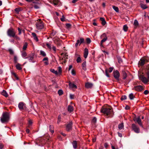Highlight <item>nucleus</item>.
Masks as SVG:
<instances>
[{"mask_svg": "<svg viewBox=\"0 0 149 149\" xmlns=\"http://www.w3.org/2000/svg\"><path fill=\"white\" fill-rule=\"evenodd\" d=\"M146 77L143 74H141L139 75V79L145 84H146L149 82V64L147 65L146 67Z\"/></svg>", "mask_w": 149, "mask_h": 149, "instance_id": "nucleus-1", "label": "nucleus"}, {"mask_svg": "<svg viewBox=\"0 0 149 149\" xmlns=\"http://www.w3.org/2000/svg\"><path fill=\"white\" fill-rule=\"evenodd\" d=\"M100 111L106 116H109L110 117H112L113 116V113L112 109L109 106L102 107Z\"/></svg>", "mask_w": 149, "mask_h": 149, "instance_id": "nucleus-2", "label": "nucleus"}, {"mask_svg": "<svg viewBox=\"0 0 149 149\" xmlns=\"http://www.w3.org/2000/svg\"><path fill=\"white\" fill-rule=\"evenodd\" d=\"M44 137H40L37 140L36 143L39 146H43L46 143V142L49 141V139L45 138Z\"/></svg>", "mask_w": 149, "mask_h": 149, "instance_id": "nucleus-3", "label": "nucleus"}, {"mask_svg": "<svg viewBox=\"0 0 149 149\" xmlns=\"http://www.w3.org/2000/svg\"><path fill=\"white\" fill-rule=\"evenodd\" d=\"M10 115L9 113L6 112L3 113L1 118V121L2 123L8 122L9 119Z\"/></svg>", "mask_w": 149, "mask_h": 149, "instance_id": "nucleus-4", "label": "nucleus"}, {"mask_svg": "<svg viewBox=\"0 0 149 149\" xmlns=\"http://www.w3.org/2000/svg\"><path fill=\"white\" fill-rule=\"evenodd\" d=\"M149 61V58L148 57H144L142 58L139 61L138 66L139 67L143 66L146 63Z\"/></svg>", "mask_w": 149, "mask_h": 149, "instance_id": "nucleus-5", "label": "nucleus"}, {"mask_svg": "<svg viewBox=\"0 0 149 149\" xmlns=\"http://www.w3.org/2000/svg\"><path fill=\"white\" fill-rule=\"evenodd\" d=\"M36 28L38 29H42L44 28V23L40 19L36 24Z\"/></svg>", "mask_w": 149, "mask_h": 149, "instance_id": "nucleus-6", "label": "nucleus"}, {"mask_svg": "<svg viewBox=\"0 0 149 149\" xmlns=\"http://www.w3.org/2000/svg\"><path fill=\"white\" fill-rule=\"evenodd\" d=\"M113 74L114 78L117 81H119L120 80L119 78L120 76V74L118 71L117 70H114Z\"/></svg>", "mask_w": 149, "mask_h": 149, "instance_id": "nucleus-7", "label": "nucleus"}, {"mask_svg": "<svg viewBox=\"0 0 149 149\" xmlns=\"http://www.w3.org/2000/svg\"><path fill=\"white\" fill-rule=\"evenodd\" d=\"M8 35L10 37H14L15 36V33L13 29H9L7 31Z\"/></svg>", "mask_w": 149, "mask_h": 149, "instance_id": "nucleus-8", "label": "nucleus"}, {"mask_svg": "<svg viewBox=\"0 0 149 149\" xmlns=\"http://www.w3.org/2000/svg\"><path fill=\"white\" fill-rule=\"evenodd\" d=\"M132 127L134 131L136 133H139L140 132V129L139 128L136 126L135 124H132Z\"/></svg>", "mask_w": 149, "mask_h": 149, "instance_id": "nucleus-9", "label": "nucleus"}, {"mask_svg": "<svg viewBox=\"0 0 149 149\" xmlns=\"http://www.w3.org/2000/svg\"><path fill=\"white\" fill-rule=\"evenodd\" d=\"M84 43H85V41L84 39L83 38H80L79 39L77 40V42L75 44V46L76 47H77L79 44L80 45L81 44Z\"/></svg>", "mask_w": 149, "mask_h": 149, "instance_id": "nucleus-10", "label": "nucleus"}, {"mask_svg": "<svg viewBox=\"0 0 149 149\" xmlns=\"http://www.w3.org/2000/svg\"><path fill=\"white\" fill-rule=\"evenodd\" d=\"M144 89L143 87L141 85H138L134 87L133 89H134L135 91H138L141 92Z\"/></svg>", "mask_w": 149, "mask_h": 149, "instance_id": "nucleus-11", "label": "nucleus"}, {"mask_svg": "<svg viewBox=\"0 0 149 149\" xmlns=\"http://www.w3.org/2000/svg\"><path fill=\"white\" fill-rule=\"evenodd\" d=\"M72 122H70L66 126V130L68 132L72 130Z\"/></svg>", "mask_w": 149, "mask_h": 149, "instance_id": "nucleus-12", "label": "nucleus"}, {"mask_svg": "<svg viewBox=\"0 0 149 149\" xmlns=\"http://www.w3.org/2000/svg\"><path fill=\"white\" fill-rule=\"evenodd\" d=\"M33 7H30V8H34L35 9H38L40 8V4L38 3H35V2H33L32 4Z\"/></svg>", "mask_w": 149, "mask_h": 149, "instance_id": "nucleus-13", "label": "nucleus"}, {"mask_svg": "<svg viewBox=\"0 0 149 149\" xmlns=\"http://www.w3.org/2000/svg\"><path fill=\"white\" fill-rule=\"evenodd\" d=\"M18 107L20 110L25 108V104L22 102H20L18 104Z\"/></svg>", "mask_w": 149, "mask_h": 149, "instance_id": "nucleus-14", "label": "nucleus"}, {"mask_svg": "<svg viewBox=\"0 0 149 149\" xmlns=\"http://www.w3.org/2000/svg\"><path fill=\"white\" fill-rule=\"evenodd\" d=\"M134 120L135 121H136L141 126L143 127L141 123V120L140 118V116H139L137 118H134Z\"/></svg>", "mask_w": 149, "mask_h": 149, "instance_id": "nucleus-15", "label": "nucleus"}, {"mask_svg": "<svg viewBox=\"0 0 149 149\" xmlns=\"http://www.w3.org/2000/svg\"><path fill=\"white\" fill-rule=\"evenodd\" d=\"M33 123V121L32 120L29 118V129H32V126Z\"/></svg>", "mask_w": 149, "mask_h": 149, "instance_id": "nucleus-16", "label": "nucleus"}, {"mask_svg": "<svg viewBox=\"0 0 149 149\" xmlns=\"http://www.w3.org/2000/svg\"><path fill=\"white\" fill-rule=\"evenodd\" d=\"M105 37L102 40L101 42V46H102V43L105 42L107 39V37L106 36V35L105 33H103L101 36V37Z\"/></svg>", "mask_w": 149, "mask_h": 149, "instance_id": "nucleus-17", "label": "nucleus"}, {"mask_svg": "<svg viewBox=\"0 0 149 149\" xmlns=\"http://www.w3.org/2000/svg\"><path fill=\"white\" fill-rule=\"evenodd\" d=\"M88 54V49L87 48H85L84 50V56L85 58H86Z\"/></svg>", "mask_w": 149, "mask_h": 149, "instance_id": "nucleus-18", "label": "nucleus"}, {"mask_svg": "<svg viewBox=\"0 0 149 149\" xmlns=\"http://www.w3.org/2000/svg\"><path fill=\"white\" fill-rule=\"evenodd\" d=\"M35 54L34 53H33L30 56H29V60L30 61H31L32 62L34 63L35 61L33 59L34 57Z\"/></svg>", "mask_w": 149, "mask_h": 149, "instance_id": "nucleus-19", "label": "nucleus"}, {"mask_svg": "<svg viewBox=\"0 0 149 149\" xmlns=\"http://www.w3.org/2000/svg\"><path fill=\"white\" fill-rule=\"evenodd\" d=\"M31 37L33 38V39L36 42H38V40L36 36V35L35 33L33 32L32 33Z\"/></svg>", "mask_w": 149, "mask_h": 149, "instance_id": "nucleus-20", "label": "nucleus"}, {"mask_svg": "<svg viewBox=\"0 0 149 149\" xmlns=\"http://www.w3.org/2000/svg\"><path fill=\"white\" fill-rule=\"evenodd\" d=\"M69 86L71 88H74L76 89L77 88V86L75 84H72L70 81H69Z\"/></svg>", "mask_w": 149, "mask_h": 149, "instance_id": "nucleus-21", "label": "nucleus"}, {"mask_svg": "<svg viewBox=\"0 0 149 149\" xmlns=\"http://www.w3.org/2000/svg\"><path fill=\"white\" fill-rule=\"evenodd\" d=\"M93 84L92 83L87 82L85 84V86L87 88H91L93 86Z\"/></svg>", "mask_w": 149, "mask_h": 149, "instance_id": "nucleus-22", "label": "nucleus"}, {"mask_svg": "<svg viewBox=\"0 0 149 149\" xmlns=\"http://www.w3.org/2000/svg\"><path fill=\"white\" fill-rule=\"evenodd\" d=\"M54 42L58 45L60 46L61 45V41L59 38L55 39Z\"/></svg>", "mask_w": 149, "mask_h": 149, "instance_id": "nucleus-23", "label": "nucleus"}, {"mask_svg": "<svg viewBox=\"0 0 149 149\" xmlns=\"http://www.w3.org/2000/svg\"><path fill=\"white\" fill-rule=\"evenodd\" d=\"M73 147L74 148L76 149L77 148V141H74L72 143Z\"/></svg>", "mask_w": 149, "mask_h": 149, "instance_id": "nucleus-24", "label": "nucleus"}, {"mask_svg": "<svg viewBox=\"0 0 149 149\" xmlns=\"http://www.w3.org/2000/svg\"><path fill=\"white\" fill-rule=\"evenodd\" d=\"M21 53H22V57L25 58H26V57L27 56V54L25 51L23 50L21 52Z\"/></svg>", "mask_w": 149, "mask_h": 149, "instance_id": "nucleus-25", "label": "nucleus"}, {"mask_svg": "<svg viewBox=\"0 0 149 149\" xmlns=\"http://www.w3.org/2000/svg\"><path fill=\"white\" fill-rule=\"evenodd\" d=\"M100 20L102 21L101 24L103 25H104L106 23V22L104 18L103 17H100Z\"/></svg>", "mask_w": 149, "mask_h": 149, "instance_id": "nucleus-26", "label": "nucleus"}, {"mask_svg": "<svg viewBox=\"0 0 149 149\" xmlns=\"http://www.w3.org/2000/svg\"><path fill=\"white\" fill-rule=\"evenodd\" d=\"M68 111L71 112L73 110V107L71 105H69L68 107Z\"/></svg>", "mask_w": 149, "mask_h": 149, "instance_id": "nucleus-27", "label": "nucleus"}, {"mask_svg": "<svg viewBox=\"0 0 149 149\" xmlns=\"http://www.w3.org/2000/svg\"><path fill=\"white\" fill-rule=\"evenodd\" d=\"M123 74V79H125L127 77V74L125 72L124 70H122V71Z\"/></svg>", "mask_w": 149, "mask_h": 149, "instance_id": "nucleus-28", "label": "nucleus"}, {"mask_svg": "<svg viewBox=\"0 0 149 149\" xmlns=\"http://www.w3.org/2000/svg\"><path fill=\"white\" fill-rule=\"evenodd\" d=\"M129 97L130 100H133L135 97L133 94L132 93H131L129 95Z\"/></svg>", "mask_w": 149, "mask_h": 149, "instance_id": "nucleus-29", "label": "nucleus"}, {"mask_svg": "<svg viewBox=\"0 0 149 149\" xmlns=\"http://www.w3.org/2000/svg\"><path fill=\"white\" fill-rule=\"evenodd\" d=\"M53 126L52 125H50L49 126V130L51 131V133L52 134L54 132V130H53Z\"/></svg>", "mask_w": 149, "mask_h": 149, "instance_id": "nucleus-30", "label": "nucleus"}, {"mask_svg": "<svg viewBox=\"0 0 149 149\" xmlns=\"http://www.w3.org/2000/svg\"><path fill=\"white\" fill-rule=\"evenodd\" d=\"M1 94L5 96L6 97H7L8 96L6 91L4 90H3L2 92L1 93Z\"/></svg>", "mask_w": 149, "mask_h": 149, "instance_id": "nucleus-31", "label": "nucleus"}, {"mask_svg": "<svg viewBox=\"0 0 149 149\" xmlns=\"http://www.w3.org/2000/svg\"><path fill=\"white\" fill-rule=\"evenodd\" d=\"M29 24H34L36 23V20L34 19H29Z\"/></svg>", "mask_w": 149, "mask_h": 149, "instance_id": "nucleus-32", "label": "nucleus"}, {"mask_svg": "<svg viewBox=\"0 0 149 149\" xmlns=\"http://www.w3.org/2000/svg\"><path fill=\"white\" fill-rule=\"evenodd\" d=\"M27 43L26 42H25L24 45L23 46V47L22 49L23 50H25L26 49L27 47Z\"/></svg>", "mask_w": 149, "mask_h": 149, "instance_id": "nucleus-33", "label": "nucleus"}, {"mask_svg": "<svg viewBox=\"0 0 149 149\" xmlns=\"http://www.w3.org/2000/svg\"><path fill=\"white\" fill-rule=\"evenodd\" d=\"M50 71L51 72L53 73L56 75H57L58 74V72L57 71L55 70L54 69H51Z\"/></svg>", "mask_w": 149, "mask_h": 149, "instance_id": "nucleus-34", "label": "nucleus"}, {"mask_svg": "<svg viewBox=\"0 0 149 149\" xmlns=\"http://www.w3.org/2000/svg\"><path fill=\"white\" fill-rule=\"evenodd\" d=\"M134 24L136 27H137L138 26V22L136 19H135L134 20Z\"/></svg>", "mask_w": 149, "mask_h": 149, "instance_id": "nucleus-35", "label": "nucleus"}, {"mask_svg": "<svg viewBox=\"0 0 149 149\" xmlns=\"http://www.w3.org/2000/svg\"><path fill=\"white\" fill-rule=\"evenodd\" d=\"M58 93L59 95H61L63 94V92L62 90L60 89L58 91Z\"/></svg>", "mask_w": 149, "mask_h": 149, "instance_id": "nucleus-36", "label": "nucleus"}, {"mask_svg": "<svg viewBox=\"0 0 149 149\" xmlns=\"http://www.w3.org/2000/svg\"><path fill=\"white\" fill-rule=\"evenodd\" d=\"M16 68L18 70H21L22 69L19 64H17L16 65Z\"/></svg>", "mask_w": 149, "mask_h": 149, "instance_id": "nucleus-37", "label": "nucleus"}, {"mask_svg": "<svg viewBox=\"0 0 149 149\" xmlns=\"http://www.w3.org/2000/svg\"><path fill=\"white\" fill-rule=\"evenodd\" d=\"M40 54L44 57L46 55L44 51L42 50L40 51Z\"/></svg>", "mask_w": 149, "mask_h": 149, "instance_id": "nucleus-38", "label": "nucleus"}, {"mask_svg": "<svg viewBox=\"0 0 149 149\" xmlns=\"http://www.w3.org/2000/svg\"><path fill=\"white\" fill-rule=\"evenodd\" d=\"M124 127L123 123H121L119 124L118 125V128L119 130L122 129Z\"/></svg>", "mask_w": 149, "mask_h": 149, "instance_id": "nucleus-39", "label": "nucleus"}, {"mask_svg": "<svg viewBox=\"0 0 149 149\" xmlns=\"http://www.w3.org/2000/svg\"><path fill=\"white\" fill-rule=\"evenodd\" d=\"M128 27L126 25H124L123 26V30L125 32L127 31Z\"/></svg>", "mask_w": 149, "mask_h": 149, "instance_id": "nucleus-40", "label": "nucleus"}, {"mask_svg": "<svg viewBox=\"0 0 149 149\" xmlns=\"http://www.w3.org/2000/svg\"><path fill=\"white\" fill-rule=\"evenodd\" d=\"M141 6L142 8L143 9H144L147 8L146 6V5L143 4H141Z\"/></svg>", "mask_w": 149, "mask_h": 149, "instance_id": "nucleus-41", "label": "nucleus"}, {"mask_svg": "<svg viewBox=\"0 0 149 149\" xmlns=\"http://www.w3.org/2000/svg\"><path fill=\"white\" fill-rule=\"evenodd\" d=\"M86 43L88 44H89L91 42V40L90 38H87L86 39Z\"/></svg>", "mask_w": 149, "mask_h": 149, "instance_id": "nucleus-42", "label": "nucleus"}, {"mask_svg": "<svg viewBox=\"0 0 149 149\" xmlns=\"http://www.w3.org/2000/svg\"><path fill=\"white\" fill-rule=\"evenodd\" d=\"M17 58L16 56H15L14 58V61L15 63H17Z\"/></svg>", "mask_w": 149, "mask_h": 149, "instance_id": "nucleus-43", "label": "nucleus"}, {"mask_svg": "<svg viewBox=\"0 0 149 149\" xmlns=\"http://www.w3.org/2000/svg\"><path fill=\"white\" fill-rule=\"evenodd\" d=\"M56 31H53L50 34V36H54L56 35Z\"/></svg>", "mask_w": 149, "mask_h": 149, "instance_id": "nucleus-44", "label": "nucleus"}, {"mask_svg": "<svg viewBox=\"0 0 149 149\" xmlns=\"http://www.w3.org/2000/svg\"><path fill=\"white\" fill-rule=\"evenodd\" d=\"M127 98V97L125 95H122L121 97V100H126Z\"/></svg>", "mask_w": 149, "mask_h": 149, "instance_id": "nucleus-45", "label": "nucleus"}, {"mask_svg": "<svg viewBox=\"0 0 149 149\" xmlns=\"http://www.w3.org/2000/svg\"><path fill=\"white\" fill-rule=\"evenodd\" d=\"M8 51L9 52L10 54L11 55H13L14 52L13 50L11 49H9L8 50Z\"/></svg>", "mask_w": 149, "mask_h": 149, "instance_id": "nucleus-46", "label": "nucleus"}, {"mask_svg": "<svg viewBox=\"0 0 149 149\" xmlns=\"http://www.w3.org/2000/svg\"><path fill=\"white\" fill-rule=\"evenodd\" d=\"M117 59L118 62L119 63H121L123 61L121 58L119 57H117Z\"/></svg>", "mask_w": 149, "mask_h": 149, "instance_id": "nucleus-47", "label": "nucleus"}, {"mask_svg": "<svg viewBox=\"0 0 149 149\" xmlns=\"http://www.w3.org/2000/svg\"><path fill=\"white\" fill-rule=\"evenodd\" d=\"M71 25L70 24L67 23L66 24V28L67 29H69L71 27Z\"/></svg>", "mask_w": 149, "mask_h": 149, "instance_id": "nucleus-48", "label": "nucleus"}, {"mask_svg": "<svg viewBox=\"0 0 149 149\" xmlns=\"http://www.w3.org/2000/svg\"><path fill=\"white\" fill-rule=\"evenodd\" d=\"M53 1L54 5H56L58 3L59 1L58 0H53Z\"/></svg>", "mask_w": 149, "mask_h": 149, "instance_id": "nucleus-49", "label": "nucleus"}, {"mask_svg": "<svg viewBox=\"0 0 149 149\" xmlns=\"http://www.w3.org/2000/svg\"><path fill=\"white\" fill-rule=\"evenodd\" d=\"M58 73L61 74L62 72V69L61 67H58Z\"/></svg>", "mask_w": 149, "mask_h": 149, "instance_id": "nucleus-50", "label": "nucleus"}, {"mask_svg": "<svg viewBox=\"0 0 149 149\" xmlns=\"http://www.w3.org/2000/svg\"><path fill=\"white\" fill-rule=\"evenodd\" d=\"M77 63H80L81 62V59L80 57H78L77 59Z\"/></svg>", "mask_w": 149, "mask_h": 149, "instance_id": "nucleus-51", "label": "nucleus"}, {"mask_svg": "<svg viewBox=\"0 0 149 149\" xmlns=\"http://www.w3.org/2000/svg\"><path fill=\"white\" fill-rule=\"evenodd\" d=\"M105 74H106V76L108 77H110V76L109 75V74L108 73V70L106 69V70H105Z\"/></svg>", "mask_w": 149, "mask_h": 149, "instance_id": "nucleus-52", "label": "nucleus"}, {"mask_svg": "<svg viewBox=\"0 0 149 149\" xmlns=\"http://www.w3.org/2000/svg\"><path fill=\"white\" fill-rule=\"evenodd\" d=\"M97 121V118L95 117H94L93 119L92 122L93 123H96Z\"/></svg>", "mask_w": 149, "mask_h": 149, "instance_id": "nucleus-53", "label": "nucleus"}, {"mask_svg": "<svg viewBox=\"0 0 149 149\" xmlns=\"http://www.w3.org/2000/svg\"><path fill=\"white\" fill-rule=\"evenodd\" d=\"M61 20L62 22H64L65 21V17L63 15L62 16V17L60 19Z\"/></svg>", "mask_w": 149, "mask_h": 149, "instance_id": "nucleus-54", "label": "nucleus"}, {"mask_svg": "<svg viewBox=\"0 0 149 149\" xmlns=\"http://www.w3.org/2000/svg\"><path fill=\"white\" fill-rule=\"evenodd\" d=\"M61 116H60L59 115L58 117L57 123L59 124L61 121Z\"/></svg>", "mask_w": 149, "mask_h": 149, "instance_id": "nucleus-55", "label": "nucleus"}, {"mask_svg": "<svg viewBox=\"0 0 149 149\" xmlns=\"http://www.w3.org/2000/svg\"><path fill=\"white\" fill-rule=\"evenodd\" d=\"M113 67H110L109 70H108V71L110 73L112 71H113Z\"/></svg>", "mask_w": 149, "mask_h": 149, "instance_id": "nucleus-56", "label": "nucleus"}, {"mask_svg": "<svg viewBox=\"0 0 149 149\" xmlns=\"http://www.w3.org/2000/svg\"><path fill=\"white\" fill-rule=\"evenodd\" d=\"M86 66V62L85 61L82 64V67H85Z\"/></svg>", "mask_w": 149, "mask_h": 149, "instance_id": "nucleus-57", "label": "nucleus"}, {"mask_svg": "<svg viewBox=\"0 0 149 149\" xmlns=\"http://www.w3.org/2000/svg\"><path fill=\"white\" fill-rule=\"evenodd\" d=\"M46 46L48 48H49V49H51L52 47L49 44V43H47L46 44Z\"/></svg>", "mask_w": 149, "mask_h": 149, "instance_id": "nucleus-58", "label": "nucleus"}, {"mask_svg": "<svg viewBox=\"0 0 149 149\" xmlns=\"http://www.w3.org/2000/svg\"><path fill=\"white\" fill-rule=\"evenodd\" d=\"M111 148L112 149H118V148L117 146H114L111 145Z\"/></svg>", "mask_w": 149, "mask_h": 149, "instance_id": "nucleus-59", "label": "nucleus"}, {"mask_svg": "<svg viewBox=\"0 0 149 149\" xmlns=\"http://www.w3.org/2000/svg\"><path fill=\"white\" fill-rule=\"evenodd\" d=\"M149 93V91L148 90H146L143 93L144 94L146 95L148 94Z\"/></svg>", "mask_w": 149, "mask_h": 149, "instance_id": "nucleus-60", "label": "nucleus"}, {"mask_svg": "<svg viewBox=\"0 0 149 149\" xmlns=\"http://www.w3.org/2000/svg\"><path fill=\"white\" fill-rule=\"evenodd\" d=\"M74 95H73L70 94V98L71 99H74Z\"/></svg>", "mask_w": 149, "mask_h": 149, "instance_id": "nucleus-61", "label": "nucleus"}, {"mask_svg": "<svg viewBox=\"0 0 149 149\" xmlns=\"http://www.w3.org/2000/svg\"><path fill=\"white\" fill-rule=\"evenodd\" d=\"M111 6L112 8H113V9H118V8L117 7H116L115 6Z\"/></svg>", "mask_w": 149, "mask_h": 149, "instance_id": "nucleus-62", "label": "nucleus"}, {"mask_svg": "<svg viewBox=\"0 0 149 149\" xmlns=\"http://www.w3.org/2000/svg\"><path fill=\"white\" fill-rule=\"evenodd\" d=\"M71 73L73 75H75L76 74L75 71L74 69L72 70Z\"/></svg>", "mask_w": 149, "mask_h": 149, "instance_id": "nucleus-63", "label": "nucleus"}, {"mask_svg": "<svg viewBox=\"0 0 149 149\" xmlns=\"http://www.w3.org/2000/svg\"><path fill=\"white\" fill-rule=\"evenodd\" d=\"M3 144L0 143V149H2L3 147Z\"/></svg>", "mask_w": 149, "mask_h": 149, "instance_id": "nucleus-64", "label": "nucleus"}]
</instances>
